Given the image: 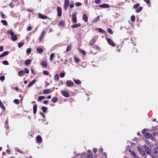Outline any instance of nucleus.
Here are the masks:
<instances>
[{"label": "nucleus", "mask_w": 158, "mask_h": 158, "mask_svg": "<svg viewBox=\"0 0 158 158\" xmlns=\"http://www.w3.org/2000/svg\"><path fill=\"white\" fill-rule=\"evenodd\" d=\"M7 33L8 34H10L11 36V39L14 41H15L17 39V36L14 34V33L11 31H7Z\"/></svg>", "instance_id": "nucleus-1"}, {"label": "nucleus", "mask_w": 158, "mask_h": 158, "mask_svg": "<svg viewBox=\"0 0 158 158\" xmlns=\"http://www.w3.org/2000/svg\"><path fill=\"white\" fill-rule=\"evenodd\" d=\"M138 150L142 156L144 157L147 156L148 154L145 152V151L142 148L140 147H138Z\"/></svg>", "instance_id": "nucleus-2"}, {"label": "nucleus", "mask_w": 158, "mask_h": 158, "mask_svg": "<svg viewBox=\"0 0 158 158\" xmlns=\"http://www.w3.org/2000/svg\"><path fill=\"white\" fill-rule=\"evenodd\" d=\"M143 148L145 149L147 154H149L151 156L150 154L151 152V149H150L148 146L146 145H145L143 147Z\"/></svg>", "instance_id": "nucleus-3"}, {"label": "nucleus", "mask_w": 158, "mask_h": 158, "mask_svg": "<svg viewBox=\"0 0 158 158\" xmlns=\"http://www.w3.org/2000/svg\"><path fill=\"white\" fill-rule=\"evenodd\" d=\"M144 136L147 139H153L152 135L148 132L144 134Z\"/></svg>", "instance_id": "nucleus-4"}, {"label": "nucleus", "mask_w": 158, "mask_h": 158, "mask_svg": "<svg viewBox=\"0 0 158 158\" xmlns=\"http://www.w3.org/2000/svg\"><path fill=\"white\" fill-rule=\"evenodd\" d=\"M57 15L59 17H61L62 14V9L61 7L58 6L57 8Z\"/></svg>", "instance_id": "nucleus-5"}, {"label": "nucleus", "mask_w": 158, "mask_h": 158, "mask_svg": "<svg viewBox=\"0 0 158 158\" xmlns=\"http://www.w3.org/2000/svg\"><path fill=\"white\" fill-rule=\"evenodd\" d=\"M66 84L68 87H70L73 85L74 83L71 80H68L66 81Z\"/></svg>", "instance_id": "nucleus-6"}, {"label": "nucleus", "mask_w": 158, "mask_h": 158, "mask_svg": "<svg viewBox=\"0 0 158 158\" xmlns=\"http://www.w3.org/2000/svg\"><path fill=\"white\" fill-rule=\"evenodd\" d=\"M52 90L49 89H45L43 91V94H47L51 93Z\"/></svg>", "instance_id": "nucleus-7"}, {"label": "nucleus", "mask_w": 158, "mask_h": 158, "mask_svg": "<svg viewBox=\"0 0 158 158\" xmlns=\"http://www.w3.org/2000/svg\"><path fill=\"white\" fill-rule=\"evenodd\" d=\"M45 34V31H43L42 32L41 34L40 37L39 38V41L40 42H41L43 40V39H44V35Z\"/></svg>", "instance_id": "nucleus-8"}, {"label": "nucleus", "mask_w": 158, "mask_h": 158, "mask_svg": "<svg viewBox=\"0 0 158 158\" xmlns=\"http://www.w3.org/2000/svg\"><path fill=\"white\" fill-rule=\"evenodd\" d=\"M107 39L108 42L110 45L113 47L115 46V45L112 40L110 39Z\"/></svg>", "instance_id": "nucleus-9"}, {"label": "nucleus", "mask_w": 158, "mask_h": 158, "mask_svg": "<svg viewBox=\"0 0 158 158\" xmlns=\"http://www.w3.org/2000/svg\"><path fill=\"white\" fill-rule=\"evenodd\" d=\"M72 21L74 22V23H75L77 22L76 15L75 13H74L72 15Z\"/></svg>", "instance_id": "nucleus-10"}, {"label": "nucleus", "mask_w": 158, "mask_h": 158, "mask_svg": "<svg viewBox=\"0 0 158 158\" xmlns=\"http://www.w3.org/2000/svg\"><path fill=\"white\" fill-rule=\"evenodd\" d=\"M36 139L38 143H41L42 141V138L40 136L38 135L36 137Z\"/></svg>", "instance_id": "nucleus-11"}, {"label": "nucleus", "mask_w": 158, "mask_h": 158, "mask_svg": "<svg viewBox=\"0 0 158 158\" xmlns=\"http://www.w3.org/2000/svg\"><path fill=\"white\" fill-rule=\"evenodd\" d=\"M61 93L64 97H69V95L68 92L64 91H61Z\"/></svg>", "instance_id": "nucleus-12"}, {"label": "nucleus", "mask_w": 158, "mask_h": 158, "mask_svg": "<svg viewBox=\"0 0 158 158\" xmlns=\"http://www.w3.org/2000/svg\"><path fill=\"white\" fill-rule=\"evenodd\" d=\"M36 81V80H34L32 81L31 82H30L27 86V87H30L32 86Z\"/></svg>", "instance_id": "nucleus-13"}, {"label": "nucleus", "mask_w": 158, "mask_h": 158, "mask_svg": "<svg viewBox=\"0 0 158 158\" xmlns=\"http://www.w3.org/2000/svg\"><path fill=\"white\" fill-rule=\"evenodd\" d=\"M9 52L8 51H5L3 52L2 54L0 55V58L4 57L8 55L9 54Z\"/></svg>", "instance_id": "nucleus-14"}, {"label": "nucleus", "mask_w": 158, "mask_h": 158, "mask_svg": "<svg viewBox=\"0 0 158 158\" xmlns=\"http://www.w3.org/2000/svg\"><path fill=\"white\" fill-rule=\"evenodd\" d=\"M81 26V24L80 23H78L77 24L73 25L71 26V27L72 28H76L80 27Z\"/></svg>", "instance_id": "nucleus-15"}, {"label": "nucleus", "mask_w": 158, "mask_h": 158, "mask_svg": "<svg viewBox=\"0 0 158 158\" xmlns=\"http://www.w3.org/2000/svg\"><path fill=\"white\" fill-rule=\"evenodd\" d=\"M99 6L103 8H107L109 7V6L106 4H103L102 5H100Z\"/></svg>", "instance_id": "nucleus-16"}, {"label": "nucleus", "mask_w": 158, "mask_h": 158, "mask_svg": "<svg viewBox=\"0 0 158 158\" xmlns=\"http://www.w3.org/2000/svg\"><path fill=\"white\" fill-rule=\"evenodd\" d=\"M83 19V20L85 22H87L88 21V18L87 15L85 14H84L83 16L82 17Z\"/></svg>", "instance_id": "nucleus-17"}, {"label": "nucleus", "mask_w": 158, "mask_h": 158, "mask_svg": "<svg viewBox=\"0 0 158 158\" xmlns=\"http://www.w3.org/2000/svg\"><path fill=\"white\" fill-rule=\"evenodd\" d=\"M41 65L44 67H46L47 66V63L46 61H42L41 63Z\"/></svg>", "instance_id": "nucleus-18"}, {"label": "nucleus", "mask_w": 158, "mask_h": 158, "mask_svg": "<svg viewBox=\"0 0 158 158\" xmlns=\"http://www.w3.org/2000/svg\"><path fill=\"white\" fill-rule=\"evenodd\" d=\"M39 17L40 18H41L42 19H47V16L41 15L40 13L39 14Z\"/></svg>", "instance_id": "nucleus-19"}, {"label": "nucleus", "mask_w": 158, "mask_h": 158, "mask_svg": "<svg viewBox=\"0 0 158 158\" xmlns=\"http://www.w3.org/2000/svg\"><path fill=\"white\" fill-rule=\"evenodd\" d=\"M24 72L23 71H20L18 72L19 76L21 77L24 75Z\"/></svg>", "instance_id": "nucleus-20"}, {"label": "nucleus", "mask_w": 158, "mask_h": 158, "mask_svg": "<svg viewBox=\"0 0 158 158\" xmlns=\"http://www.w3.org/2000/svg\"><path fill=\"white\" fill-rule=\"evenodd\" d=\"M37 106L36 105H35L33 107V113L34 114H36L37 111Z\"/></svg>", "instance_id": "nucleus-21"}, {"label": "nucleus", "mask_w": 158, "mask_h": 158, "mask_svg": "<svg viewBox=\"0 0 158 158\" xmlns=\"http://www.w3.org/2000/svg\"><path fill=\"white\" fill-rule=\"evenodd\" d=\"M31 63L30 60V59H27L25 61V64L27 65H28L30 64Z\"/></svg>", "instance_id": "nucleus-22"}, {"label": "nucleus", "mask_w": 158, "mask_h": 158, "mask_svg": "<svg viewBox=\"0 0 158 158\" xmlns=\"http://www.w3.org/2000/svg\"><path fill=\"white\" fill-rule=\"evenodd\" d=\"M0 106L1 108L4 110H5V107L3 104L2 102L0 100Z\"/></svg>", "instance_id": "nucleus-23"}, {"label": "nucleus", "mask_w": 158, "mask_h": 158, "mask_svg": "<svg viewBox=\"0 0 158 158\" xmlns=\"http://www.w3.org/2000/svg\"><path fill=\"white\" fill-rule=\"evenodd\" d=\"M95 42V39L94 38L92 39L89 42V44L90 45L93 44Z\"/></svg>", "instance_id": "nucleus-24"}, {"label": "nucleus", "mask_w": 158, "mask_h": 158, "mask_svg": "<svg viewBox=\"0 0 158 158\" xmlns=\"http://www.w3.org/2000/svg\"><path fill=\"white\" fill-rule=\"evenodd\" d=\"M58 98L56 97H53L52 99V102L54 103L58 101Z\"/></svg>", "instance_id": "nucleus-25"}, {"label": "nucleus", "mask_w": 158, "mask_h": 158, "mask_svg": "<svg viewBox=\"0 0 158 158\" xmlns=\"http://www.w3.org/2000/svg\"><path fill=\"white\" fill-rule=\"evenodd\" d=\"M64 24V22L63 20L60 21L58 23V25L60 26H63Z\"/></svg>", "instance_id": "nucleus-26"}, {"label": "nucleus", "mask_w": 158, "mask_h": 158, "mask_svg": "<svg viewBox=\"0 0 158 158\" xmlns=\"http://www.w3.org/2000/svg\"><path fill=\"white\" fill-rule=\"evenodd\" d=\"M55 55V54L54 53H52L50 56V60L52 62L53 60V57Z\"/></svg>", "instance_id": "nucleus-27"}, {"label": "nucleus", "mask_w": 158, "mask_h": 158, "mask_svg": "<svg viewBox=\"0 0 158 158\" xmlns=\"http://www.w3.org/2000/svg\"><path fill=\"white\" fill-rule=\"evenodd\" d=\"M74 81L75 83L78 85L80 84H81V81L79 80H73Z\"/></svg>", "instance_id": "nucleus-28"}, {"label": "nucleus", "mask_w": 158, "mask_h": 158, "mask_svg": "<svg viewBox=\"0 0 158 158\" xmlns=\"http://www.w3.org/2000/svg\"><path fill=\"white\" fill-rule=\"evenodd\" d=\"M59 76L58 74H56L54 76V79L55 81H58L59 79Z\"/></svg>", "instance_id": "nucleus-29"}, {"label": "nucleus", "mask_w": 158, "mask_h": 158, "mask_svg": "<svg viewBox=\"0 0 158 158\" xmlns=\"http://www.w3.org/2000/svg\"><path fill=\"white\" fill-rule=\"evenodd\" d=\"M41 109L44 113L46 112L48 109L45 106L42 107Z\"/></svg>", "instance_id": "nucleus-30"}, {"label": "nucleus", "mask_w": 158, "mask_h": 158, "mask_svg": "<svg viewBox=\"0 0 158 158\" xmlns=\"http://www.w3.org/2000/svg\"><path fill=\"white\" fill-rule=\"evenodd\" d=\"M72 46L71 45H69L67 48L66 51L68 52L72 48Z\"/></svg>", "instance_id": "nucleus-31"}, {"label": "nucleus", "mask_w": 158, "mask_h": 158, "mask_svg": "<svg viewBox=\"0 0 158 158\" xmlns=\"http://www.w3.org/2000/svg\"><path fill=\"white\" fill-rule=\"evenodd\" d=\"M45 97L44 96H40L38 98V101H40L44 99Z\"/></svg>", "instance_id": "nucleus-32"}, {"label": "nucleus", "mask_w": 158, "mask_h": 158, "mask_svg": "<svg viewBox=\"0 0 158 158\" xmlns=\"http://www.w3.org/2000/svg\"><path fill=\"white\" fill-rule=\"evenodd\" d=\"M74 61L75 63L78 62L80 61V60L78 59V58L77 57H76L75 56L74 57Z\"/></svg>", "instance_id": "nucleus-33"}, {"label": "nucleus", "mask_w": 158, "mask_h": 158, "mask_svg": "<svg viewBox=\"0 0 158 158\" xmlns=\"http://www.w3.org/2000/svg\"><path fill=\"white\" fill-rule=\"evenodd\" d=\"M1 22L4 25H5L6 26L7 25V22L6 21L4 20H1Z\"/></svg>", "instance_id": "nucleus-34"}, {"label": "nucleus", "mask_w": 158, "mask_h": 158, "mask_svg": "<svg viewBox=\"0 0 158 158\" xmlns=\"http://www.w3.org/2000/svg\"><path fill=\"white\" fill-rule=\"evenodd\" d=\"M142 10V7H140L139 8L137 9L136 10V12L137 13H139L140 11H141Z\"/></svg>", "instance_id": "nucleus-35"}, {"label": "nucleus", "mask_w": 158, "mask_h": 158, "mask_svg": "<svg viewBox=\"0 0 158 158\" xmlns=\"http://www.w3.org/2000/svg\"><path fill=\"white\" fill-rule=\"evenodd\" d=\"M37 51L40 53H42L43 52V50L41 48H37Z\"/></svg>", "instance_id": "nucleus-36"}, {"label": "nucleus", "mask_w": 158, "mask_h": 158, "mask_svg": "<svg viewBox=\"0 0 158 158\" xmlns=\"http://www.w3.org/2000/svg\"><path fill=\"white\" fill-rule=\"evenodd\" d=\"M90 151L91 153L89 152V154L87 155V157L88 158H93L92 154H91L92 152L91 151Z\"/></svg>", "instance_id": "nucleus-37"}, {"label": "nucleus", "mask_w": 158, "mask_h": 158, "mask_svg": "<svg viewBox=\"0 0 158 158\" xmlns=\"http://www.w3.org/2000/svg\"><path fill=\"white\" fill-rule=\"evenodd\" d=\"M107 31L109 33L111 34H113V32L110 28H108L107 29Z\"/></svg>", "instance_id": "nucleus-38"}, {"label": "nucleus", "mask_w": 158, "mask_h": 158, "mask_svg": "<svg viewBox=\"0 0 158 158\" xmlns=\"http://www.w3.org/2000/svg\"><path fill=\"white\" fill-rule=\"evenodd\" d=\"M24 44V42H21L18 44V46L19 48H20L22 47Z\"/></svg>", "instance_id": "nucleus-39"}, {"label": "nucleus", "mask_w": 158, "mask_h": 158, "mask_svg": "<svg viewBox=\"0 0 158 158\" xmlns=\"http://www.w3.org/2000/svg\"><path fill=\"white\" fill-rule=\"evenodd\" d=\"M69 5V0H65L64 5L68 6Z\"/></svg>", "instance_id": "nucleus-40"}, {"label": "nucleus", "mask_w": 158, "mask_h": 158, "mask_svg": "<svg viewBox=\"0 0 158 158\" xmlns=\"http://www.w3.org/2000/svg\"><path fill=\"white\" fill-rule=\"evenodd\" d=\"M43 73L45 75H48L49 74V72L47 70H44Z\"/></svg>", "instance_id": "nucleus-41"}, {"label": "nucleus", "mask_w": 158, "mask_h": 158, "mask_svg": "<svg viewBox=\"0 0 158 158\" xmlns=\"http://www.w3.org/2000/svg\"><path fill=\"white\" fill-rule=\"evenodd\" d=\"M139 6V4H136L133 6V8L135 9L137 8Z\"/></svg>", "instance_id": "nucleus-42"}, {"label": "nucleus", "mask_w": 158, "mask_h": 158, "mask_svg": "<svg viewBox=\"0 0 158 158\" xmlns=\"http://www.w3.org/2000/svg\"><path fill=\"white\" fill-rule=\"evenodd\" d=\"M14 102L16 104H19V100L18 99H15L14 100Z\"/></svg>", "instance_id": "nucleus-43"}, {"label": "nucleus", "mask_w": 158, "mask_h": 158, "mask_svg": "<svg viewBox=\"0 0 158 158\" xmlns=\"http://www.w3.org/2000/svg\"><path fill=\"white\" fill-rule=\"evenodd\" d=\"M2 63L3 64L6 65H7L9 64L7 60H4L2 62Z\"/></svg>", "instance_id": "nucleus-44"}, {"label": "nucleus", "mask_w": 158, "mask_h": 158, "mask_svg": "<svg viewBox=\"0 0 158 158\" xmlns=\"http://www.w3.org/2000/svg\"><path fill=\"white\" fill-rule=\"evenodd\" d=\"M131 154L133 156L135 157H137V155L134 152V151H133L131 152Z\"/></svg>", "instance_id": "nucleus-45"}, {"label": "nucleus", "mask_w": 158, "mask_h": 158, "mask_svg": "<svg viewBox=\"0 0 158 158\" xmlns=\"http://www.w3.org/2000/svg\"><path fill=\"white\" fill-rule=\"evenodd\" d=\"M5 79V76H2L0 77V80L1 81H3Z\"/></svg>", "instance_id": "nucleus-46"}, {"label": "nucleus", "mask_w": 158, "mask_h": 158, "mask_svg": "<svg viewBox=\"0 0 158 158\" xmlns=\"http://www.w3.org/2000/svg\"><path fill=\"white\" fill-rule=\"evenodd\" d=\"M79 51L83 55H85L86 53L85 52L83 49H79Z\"/></svg>", "instance_id": "nucleus-47"}, {"label": "nucleus", "mask_w": 158, "mask_h": 158, "mask_svg": "<svg viewBox=\"0 0 158 158\" xmlns=\"http://www.w3.org/2000/svg\"><path fill=\"white\" fill-rule=\"evenodd\" d=\"M9 5L11 8H13L14 7V5L12 2H10Z\"/></svg>", "instance_id": "nucleus-48"}, {"label": "nucleus", "mask_w": 158, "mask_h": 158, "mask_svg": "<svg viewBox=\"0 0 158 158\" xmlns=\"http://www.w3.org/2000/svg\"><path fill=\"white\" fill-rule=\"evenodd\" d=\"M31 52V49L30 48H29L27 49V53L29 54H30Z\"/></svg>", "instance_id": "nucleus-49"}, {"label": "nucleus", "mask_w": 158, "mask_h": 158, "mask_svg": "<svg viewBox=\"0 0 158 158\" xmlns=\"http://www.w3.org/2000/svg\"><path fill=\"white\" fill-rule=\"evenodd\" d=\"M99 32L102 33H103L104 32V31L101 28L98 29Z\"/></svg>", "instance_id": "nucleus-50"}, {"label": "nucleus", "mask_w": 158, "mask_h": 158, "mask_svg": "<svg viewBox=\"0 0 158 158\" xmlns=\"http://www.w3.org/2000/svg\"><path fill=\"white\" fill-rule=\"evenodd\" d=\"M0 15H1L3 19L5 18V15L2 12H1Z\"/></svg>", "instance_id": "nucleus-51"}, {"label": "nucleus", "mask_w": 158, "mask_h": 158, "mask_svg": "<svg viewBox=\"0 0 158 158\" xmlns=\"http://www.w3.org/2000/svg\"><path fill=\"white\" fill-rule=\"evenodd\" d=\"M135 16L134 15H132L131 17V19L132 21H134L135 20Z\"/></svg>", "instance_id": "nucleus-52"}, {"label": "nucleus", "mask_w": 158, "mask_h": 158, "mask_svg": "<svg viewBox=\"0 0 158 158\" xmlns=\"http://www.w3.org/2000/svg\"><path fill=\"white\" fill-rule=\"evenodd\" d=\"M64 75H65V74L63 73H61L60 74V77H62V78L64 76Z\"/></svg>", "instance_id": "nucleus-53"}, {"label": "nucleus", "mask_w": 158, "mask_h": 158, "mask_svg": "<svg viewBox=\"0 0 158 158\" xmlns=\"http://www.w3.org/2000/svg\"><path fill=\"white\" fill-rule=\"evenodd\" d=\"M75 5L77 6H81V3L79 2H77L75 3Z\"/></svg>", "instance_id": "nucleus-54"}, {"label": "nucleus", "mask_w": 158, "mask_h": 158, "mask_svg": "<svg viewBox=\"0 0 158 158\" xmlns=\"http://www.w3.org/2000/svg\"><path fill=\"white\" fill-rule=\"evenodd\" d=\"M74 6V4L73 2H71L70 4V7L71 8H72Z\"/></svg>", "instance_id": "nucleus-55"}, {"label": "nucleus", "mask_w": 158, "mask_h": 158, "mask_svg": "<svg viewBox=\"0 0 158 158\" xmlns=\"http://www.w3.org/2000/svg\"><path fill=\"white\" fill-rule=\"evenodd\" d=\"M25 72L26 73H29V70L28 69L25 68Z\"/></svg>", "instance_id": "nucleus-56"}, {"label": "nucleus", "mask_w": 158, "mask_h": 158, "mask_svg": "<svg viewBox=\"0 0 158 158\" xmlns=\"http://www.w3.org/2000/svg\"><path fill=\"white\" fill-rule=\"evenodd\" d=\"M82 158H86V155L85 153H83L81 155Z\"/></svg>", "instance_id": "nucleus-57"}, {"label": "nucleus", "mask_w": 158, "mask_h": 158, "mask_svg": "<svg viewBox=\"0 0 158 158\" xmlns=\"http://www.w3.org/2000/svg\"><path fill=\"white\" fill-rule=\"evenodd\" d=\"M4 47L2 46H0V52H2L3 51Z\"/></svg>", "instance_id": "nucleus-58"}, {"label": "nucleus", "mask_w": 158, "mask_h": 158, "mask_svg": "<svg viewBox=\"0 0 158 158\" xmlns=\"http://www.w3.org/2000/svg\"><path fill=\"white\" fill-rule=\"evenodd\" d=\"M95 2L97 4H99L100 3V0H96Z\"/></svg>", "instance_id": "nucleus-59"}, {"label": "nucleus", "mask_w": 158, "mask_h": 158, "mask_svg": "<svg viewBox=\"0 0 158 158\" xmlns=\"http://www.w3.org/2000/svg\"><path fill=\"white\" fill-rule=\"evenodd\" d=\"M27 11L29 12H32L33 11V10L30 9H27Z\"/></svg>", "instance_id": "nucleus-60"}, {"label": "nucleus", "mask_w": 158, "mask_h": 158, "mask_svg": "<svg viewBox=\"0 0 158 158\" xmlns=\"http://www.w3.org/2000/svg\"><path fill=\"white\" fill-rule=\"evenodd\" d=\"M31 30V27L30 26H29L27 28V30L28 31H30Z\"/></svg>", "instance_id": "nucleus-61"}, {"label": "nucleus", "mask_w": 158, "mask_h": 158, "mask_svg": "<svg viewBox=\"0 0 158 158\" xmlns=\"http://www.w3.org/2000/svg\"><path fill=\"white\" fill-rule=\"evenodd\" d=\"M44 103L47 104L48 103V101L47 100H44L43 102Z\"/></svg>", "instance_id": "nucleus-62"}, {"label": "nucleus", "mask_w": 158, "mask_h": 158, "mask_svg": "<svg viewBox=\"0 0 158 158\" xmlns=\"http://www.w3.org/2000/svg\"><path fill=\"white\" fill-rule=\"evenodd\" d=\"M93 152L94 153H96L97 151V148H94L93 149Z\"/></svg>", "instance_id": "nucleus-63"}, {"label": "nucleus", "mask_w": 158, "mask_h": 158, "mask_svg": "<svg viewBox=\"0 0 158 158\" xmlns=\"http://www.w3.org/2000/svg\"><path fill=\"white\" fill-rule=\"evenodd\" d=\"M40 114L44 118L45 117V115L42 113L40 112Z\"/></svg>", "instance_id": "nucleus-64"}]
</instances>
